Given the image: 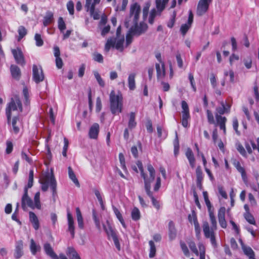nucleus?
<instances>
[{"mask_svg": "<svg viewBox=\"0 0 259 259\" xmlns=\"http://www.w3.org/2000/svg\"><path fill=\"white\" fill-rule=\"evenodd\" d=\"M202 229L204 237L209 239L211 244L215 246L217 245L215 232L217 228H213V226L209 225L207 221H204L202 224Z\"/></svg>", "mask_w": 259, "mask_h": 259, "instance_id": "7", "label": "nucleus"}, {"mask_svg": "<svg viewBox=\"0 0 259 259\" xmlns=\"http://www.w3.org/2000/svg\"><path fill=\"white\" fill-rule=\"evenodd\" d=\"M99 133V125L97 123H94L89 130V136L91 139H97Z\"/></svg>", "mask_w": 259, "mask_h": 259, "instance_id": "19", "label": "nucleus"}, {"mask_svg": "<svg viewBox=\"0 0 259 259\" xmlns=\"http://www.w3.org/2000/svg\"><path fill=\"white\" fill-rule=\"evenodd\" d=\"M41 184L42 191H47L50 186L52 191L53 196H55L57 194V182L53 174L46 175Z\"/></svg>", "mask_w": 259, "mask_h": 259, "instance_id": "6", "label": "nucleus"}, {"mask_svg": "<svg viewBox=\"0 0 259 259\" xmlns=\"http://www.w3.org/2000/svg\"><path fill=\"white\" fill-rule=\"evenodd\" d=\"M21 206L24 210H25L27 207L34 209L33 201L28 196L26 189H24V193L21 198Z\"/></svg>", "mask_w": 259, "mask_h": 259, "instance_id": "11", "label": "nucleus"}, {"mask_svg": "<svg viewBox=\"0 0 259 259\" xmlns=\"http://www.w3.org/2000/svg\"><path fill=\"white\" fill-rule=\"evenodd\" d=\"M94 74L95 77L96 78L98 84L100 87L103 88L105 87V82L103 80V78L101 77V75L99 73V72L97 71H95L94 72Z\"/></svg>", "mask_w": 259, "mask_h": 259, "instance_id": "45", "label": "nucleus"}, {"mask_svg": "<svg viewBox=\"0 0 259 259\" xmlns=\"http://www.w3.org/2000/svg\"><path fill=\"white\" fill-rule=\"evenodd\" d=\"M44 249L46 254L52 259H59V256L54 252L50 243L47 242L44 244Z\"/></svg>", "mask_w": 259, "mask_h": 259, "instance_id": "15", "label": "nucleus"}, {"mask_svg": "<svg viewBox=\"0 0 259 259\" xmlns=\"http://www.w3.org/2000/svg\"><path fill=\"white\" fill-rule=\"evenodd\" d=\"M236 147L237 151L240 153L241 155L244 157L246 156V151L243 146L240 143H236Z\"/></svg>", "mask_w": 259, "mask_h": 259, "instance_id": "55", "label": "nucleus"}, {"mask_svg": "<svg viewBox=\"0 0 259 259\" xmlns=\"http://www.w3.org/2000/svg\"><path fill=\"white\" fill-rule=\"evenodd\" d=\"M67 220L68 225V231L70 233L72 238L74 237L75 228L73 217L69 210L67 211Z\"/></svg>", "mask_w": 259, "mask_h": 259, "instance_id": "18", "label": "nucleus"}, {"mask_svg": "<svg viewBox=\"0 0 259 259\" xmlns=\"http://www.w3.org/2000/svg\"><path fill=\"white\" fill-rule=\"evenodd\" d=\"M67 8L70 15L74 14V4L72 1H69L67 4Z\"/></svg>", "mask_w": 259, "mask_h": 259, "instance_id": "64", "label": "nucleus"}, {"mask_svg": "<svg viewBox=\"0 0 259 259\" xmlns=\"http://www.w3.org/2000/svg\"><path fill=\"white\" fill-rule=\"evenodd\" d=\"M10 72L12 77L19 80L21 76V72L19 67L16 65H11L10 66Z\"/></svg>", "mask_w": 259, "mask_h": 259, "instance_id": "20", "label": "nucleus"}, {"mask_svg": "<svg viewBox=\"0 0 259 259\" xmlns=\"http://www.w3.org/2000/svg\"><path fill=\"white\" fill-rule=\"evenodd\" d=\"M206 112L208 123L210 124H214L215 126H217V125H216V121L214 120L213 115L212 112L210 110L207 109Z\"/></svg>", "mask_w": 259, "mask_h": 259, "instance_id": "38", "label": "nucleus"}, {"mask_svg": "<svg viewBox=\"0 0 259 259\" xmlns=\"http://www.w3.org/2000/svg\"><path fill=\"white\" fill-rule=\"evenodd\" d=\"M220 104L221 107L216 108V113H215L216 125H218L220 129L223 131V134L226 135L227 133L226 124L227 119L226 117L222 115L225 113L230 112L231 106L229 104H226L224 101H221Z\"/></svg>", "mask_w": 259, "mask_h": 259, "instance_id": "3", "label": "nucleus"}, {"mask_svg": "<svg viewBox=\"0 0 259 259\" xmlns=\"http://www.w3.org/2000/svg\"><path fill=\"white\" fill-rule=\"evenodd\" d=\"M23 242L22 240H20L16 242L15 249L14 251V257L17 258H20L23 255Z\"/></svg>", "mask_w": 259, "mask_h": 259, "instance_id": "16", "label": "nucleus"}, {"mask_svg": "<svg viewBox=\"0 0 259 259\" xmlns=\"http://www.w3.org/2000/svg\"><path fill=\"white\" fill-rule=\"evenodd\" d=\"M188 244L191 250L196 255H198L199 252L194 241L191 240L188 242Z\"/></svg>", "mask_w": 259, "mask_h": 259, "instance_id": "48", "label": "nucleus"}, {"mask_svg": "<svg viewBox=\"0 0 259 259\" xmlns=\"http://www.w3.org/2000/svg\"><path fill=\"white\" fill-rule=\"evenodd\" d=\"M110 109L111 113L118 114L121 113L123 109V96L121 92H118L116 94L114 90H112L109 95Z\"/></svg>", "mask_w": 259, "mask_h": 259, "instance_id": "4", "label": "nucleus"}, {"mask_svg": "<svg viewBox=\"0 0 259 259\" xmlns=\"http://www.w3.org/2000/svg\"><path fill=\"white\" fill-rule=\"evenodd\" d=\"M23 95L24 97L25 102L24 104L26 105H27L29 104V92L28 89L27 87H24L23 89Z\"/></svg>", "mask_w": 259, "mask_h": 259, "instance_id": "51", "label": "nucleus"}, {"mask_svg": "<svg viewBox=\"0 0 259 259\" xmlns=\"http://www.w3.org/2000/svg\"><path fill=\"white\" fill-rule=\"evenodd\" d=\"M12 132L15 135L20 133L21 130L23 128L22 120L18 116H14L12 120Z\"/></svg>", "mask_w": 259, "mask_h": 259, "instance_id": "12", "label": "nucleus"}, {"mask_svg": "<svg viewBox=\"0 0 259 259\" xmlns=\"http://www.w3.org/2000/svg\"><path fill=\"white\" fill-rule=\"evenodd\" d=\"M209 218L211 226H213V228H217V222L214 215V210L208 212Z\"/></svg>", "mask_w": 259, "mask_h": 259, "instance_id": "41", "label": "nucleus"}, {"mask_svg": "<svg viewBox=\"0 0 259 259\" xmlns=\"http://www.w3.org/2000/svg\"><path fill=\"white\" fill-rule=\"evenodd\" d=\"M212 0H199L198 3L196 14L198 16L204 15L208 10L209 5Z\"/></svg>", "mask_w": 259, "mask_h": 259, "instance_id": "9", "label": "nucleus"}, {"mask_svg": "<svg viewBox=\"0 0 259 259\" xmlns=\"http://www.w3.org/2000/svg\"><path fill=\"white\" fill-rule=\"evenodd\" d=\"M233 129L234 130V131H235V133L236 134L238 135V136H240V131H238V126H239V123H238V119L236 117H234L233 118Z\"/></svg>", "mask_w": 259, "mask_h": 259, "instance_id": "56", "label": "nucleus"}, {"mask_svg": "<svg viewBox=\"0 0 259 259\" xmlns=\"http://www.w3.org/2000/svg\"><path fill=\"white\" fill-rule=\"evenodd\" d=\"M180 246L185 255L188 256L190 254L189 249L186 244L183 241L181 240L180 242Z\"/></svg>", "mask_w": 259, "mask_h": 259, "instance_id": "49", "label": "nucleus"}, {"mask_svg": "<svg viewBox=\"0 0 259 259\" xmlns=\"http://www.w3.org/2000/svg\"><path fill=\"white\" fill-rule=\"evenodd\" d=\"M119 160L120 163V166L124 171H126L127 168L125 165V161L124 155L122 153L119 154Z\"/></svg>", "mask_w": 259, "mask_h": 259, "instance_id": "50", "label": "nucleus"}, {"mask_svg": "<svg viewBox=\"0 0 259 259\" xmlns=\"http://www.w3.org/2000/svg\"><path fill=\"white\" fill-rule=\"evenodd\" d=\"M149 244L150 246V252L149 254V256L150 258H153L156 255V247L154 242L152 240H150L149 241Z\"/></svg>", "mask_w": 259, "mask_h": 259, "instance_id": "35", "label": "nucleus"}, {"mask_svg": "<svg viewBox=\"0 0 259 259\" xmlns=\"http://www.w3.org/2000/svg\"><path fill=\"white\" fill-rule=\"evenodd\" d=\"M30 250L33 255H35L36 252L40 250V246L37 245L33 239L30 240Z\"/></svg>", "mask_w": 259, "mask_h": 259, "instance_id": "33", "label": "nucleus"}, {"mask_svg": "<svg viewBox=\"0 0 259 259\" xmlns=\"http://www.w3.org/2000/svg\"><path fill=\"white\" fill-rule=\"evenodd\" d=\"M76 213L78 226L79 229H83L84 228L83 220L79 207L76 208Z\"/></svg>", "mask_w": 259, "mask_h": 259, "instance_id": "26", "label": "nucleus"}, {"mask_svg": "<svg viewBox=\"0 0 259 259\" xmlns=\"http://www.w3.org/2000/svg\"><path fill=\"white\" fill-rule=\"evenodd\" d=\"M185 155L189 161L190 167L194 168L195 167L196 159L193 152L190 148H187Z\"/></svg>", "mask_w": 259, "mask_h": 259, "instance_id": "17", "label": "nucleus"}, {"mask_svg": "<svg viewBox=\"0 0 259 259\" xmlns=\"http://www.w3.org/2000/svg\"><path fill=\"white\" fill-rule=\"evenodd\" d=\"M131 217L133 220L135 221H137L139 220L141 218V213L139 209L135 207L132 209L131 212Z\"/></svg>", "mask_w": 259, "mask_h": 259, "instance_id": "34", "label": "nucleus"}, {"mask_svg": "<svg viewBox=\"0 0 259 259\" xmlns=\"http://www.w3.org/2000/svg\"><path fill=\"white\" fill-rule=\"evenodd\" d=\"M244 217L250 224L256 225V222L253 215L250 212H245Z\"/></svg>", "mask_w": 259, "mask_h": 259, "instance_id": "37", "label": "nucleus"}, {"mask_svg": "<svg viewBox=\"0 0 259 259\" xmlns=\"http://www.w3.org/2000/svg\"><path fill=\"white\" fill-rule=\"evenodd\" d=\"M66 254L70 259H81L79 254L72 247L67 248Z\"/></svg>", "mask_w": 259, "mask_h": 259, "instance_id": "24", "label": "nucleus"}, {"mask_svg": "<svg viewBox=\"0 0 259 259\" xmlns=\"http://www.w3.org/2000/svg\"><path fill=\"white\" fill-rule=\"evenodd\" d=\"M113 210L114 213L115 214L116 218L119 220V221L120 222L122 227L125 229L126 228V226L125 225L124 219H123L122 215L121 213H120V211L115 206H113Z\"/></svg>", "mask_w": 259, "mask_h": 259, "instance_id": "29", "label": "nucleus"}, {"mask_svg": "<svg viewBox=\"0 0 259 259\" xmlns=\"http://www.w3.org/2000/svg\"><path fill=\"white\" fill-rule=\"evenodd\" d=\"M196 181L203 182V174L201 166H198L196 169Z\"/></svg>", "mask_w": 259, "mask_h": 259, "instance_id": "43", "label": "nucleus"}, {"mask_svg": "<svg viewBox=\"0 0 259 259\" xmlns=\"http://www.w3.org/2000/svg\"><path fill=\"white\" fill-rule=\"evenodd\" d=\"M155 67L157 78H159L164 77L165 74L164 63H162V64H161V68H160V64L158 63L156 64Z\"/></svg>", "mask_w": 259, "mask_h": 259, "instance_id": "27", "label": "nucleus"}, {"mask_svg": "<svg viewBox=\"0 0 259 259\" xmlns=\"http://www.w3.org/2000/svg\"><path fill=\"white\" fill-rule=\"evenodd\" d=\"M177 235V230L175 228V224L172 221H170L168 223V236L170 240L174 239Z\"/></svg>", "mask_w": 259, "mask_h": 259, "instance_id": "22", "label": "nucleus"}, {"mask_svg": "<svg viewBox=\"0 0 259 259\" xmlns=\"http://www.w3.org/2000/svg\"><path fill=\"white\" fill-rule=\"evenodd\" d=\"M124 42V36L122 35L121 37H116L115 48L117 50L122 51L123 49V43Z\"/></svg>", "mask_w": 259, "mask_h": 259, "instance_id": "32", "label": "nucleus"}, {"mask_svg": "<svg viewBox=\"0 0 259 259\" xmlns=\"http://www.w3.org/2000/svg\"><path fill=\"white\" fill-rule=\"evenodd\" d=\"M174 154L177 155L179 151V143L177 133L176 132V138L174 141Z\"/></svg>", "mask_w": 259, "mask_h": 259, "instance_id": "57", "label": "nucleus"}, {"mask_svg": "<svg viewBox=\"0 0 259 259\" xmlns=\"http://www.w3.org/2000/svg\"><path fill=\"white\" fill-rule=\"evenodd\" d=\"M58 23V28L61 32H63L66 28V26L62 17H60L59 18Z\"/></svg>", "mask_w": 259, "mask_h": 259, "instance_id": "54", "label": "nucleus"}, {"mask_svg": "<svg viewBox=\"0 0 259 259\" xmlns=\"http://www.w3.org/2000/svg\"><path fill=\"white\" fill-rule=\"evenodd\" d=\"M34 208H36L38 209H41V204L40 202V193L37 192L35 194L34 197V203H33Z\"/></svg>", "mask_w": 259, "mask_h": 259, "instance_id": "36", "label": "nucleus"}, {"mask_svg": "<svg viewBox=\"0 0 259 259\" xmlns=\"http://www.w3.org/2000/svg\"><path fill=\"white\" fill-rule=\"evenodd\" d=\"M182 108L181 123L183 127L188 126V120L190 119V114L188 105L186 101L183 100L181 102Z\"/></svg>", "mask_w": 259, "mask_h": 259, "instance_id": "8", "label": "nucleus"}, {"mask_svg": "<svg viewBox=\"0 0 259 259\" xmlns=\"http://www.w3.org/2000/svg\"><path fill=\"white\" fill-rule=\"evenodd\" d=\"M34 39L37 46L41 47L44 45V41L41 38L40 34L36 33L35 34Z\"/></svg>", "mask_w": 259, "mask_h": 259, "instance_id": "58", "label": "nucleus"}, {"mask_svg": "<svg viewBox=\"0 0 259 259\" xmlns=\"http://www.w3.org/2000/svg\"><path fill=\"white\" fill-rule=\"evenodd\" d=\"M141 12V7L137 3L133 4L130 8V16H134V26L130 29L131 32L136 36H140L145 33L148 29V25L145 23H140L138 25V21Z\"/></svg>", "mask_w": 259, "mask_h": 259, "instance_id": "2", "label": "nucleus"}, {"mask_svg": "<svg viewBox=\"0 0 259 259\" xmlns=\"http://www.w3.org/2000/svg\"><path fill=\"white\" fill-rule=\"evenodd\" d=\"M233 165L235 167L237 171L241 174L243 179L246 177L245 170L244 168L241 165L240 162L239 161L234 159L233 161Z\"/></svg>", "mask_w": 259, "mask_h": 259, "instance_id": "23", "label": "nucleus"}, {"mask_svg": "<svg viewBox=\"0 0 259 259\" xmlns=\"http://www.w3.org/2000/svg\"><path fill=\"white\" fill-rule=\"evenodd\" d=\"M135 73H131L129 75L128 77V85L130 90L133 91L136 88L135 84Z\"/></svg>", "mask_w": 259, "mask_h": 259, "instance_id": "30", "label": "nucleus"}, {"mask_svg": "<svg viewBox=\"0 0 259 259\" xmlns=\"http://www.w3.org/2000/svg\"><path fill=\"white\" fill-rule=\"evenodd\" d=\"M54 15L52 12L48 11L47 12L46 15L44 17L43 20V25L46 27L50 24L53 21Z\"/></svg>", "mask_w": 259, "mask_h": 259, "instance_id": "25", "label": "nucleus"}, {"mask_svg": "<svg viewBox=\"0 0 259 259\" xmlns=\"http://www.w3.org/2000/svg\"><path fill=\"white\" fill-rule=\"evenodd\" d=\"M134 35L132 32H131L130 30L126 35V46H129L133 41V36Z\"/></svg>", "mask_w": 259, "mask_h": 259, "instance_id": "61", "label": "nucleus"}, {"mask_svg": "<svg viewBox=\"0 0 259 259\" xmlns=\"http://www.w3.org/2000/svg\"><path fill=\"white\" fill-rule=\"evenodd\" d=\"M194 228H195V231L196 232V234L197 236H198L200 234V227L199 226V224L197 221V218H196V217L194 216Z\"/></svg>", "mask_w": 259, "mask_h": 259, "instance_id": "62", "label": "nucleus"}, {"mask_svg": "<svg viewBox=\"0 0 259 259\" xmlns=\"http://www.w3.org/2000/svg\"><path fill=\"white\" fill-rule=\"evenodd\" d=\"M93 59L95 61L102 63L103 62V57L102 54L94 52L93 55Z\"/></svg>", "mask_w": 259, "mask_h": 259, "instance_id": "47", "label": "nucleus"}, {"mask_svg": "<svg viewBox=\"0 0 259 259\" xmlns=\"http://www.w3.org/2000/svg\"><path fill=\"white\" fill-rule=\"evenodd\" d=\"M90 15L93 17L94 20H98L100 19V15L98 11H95L94 4H92L90 8Z\"/></svg>", "mask_w": 259, "mask_h": 259, "instance_id": "40", "label": "nucleus"}, {"mask_svg": "<svg viewBox=\"0 0 259 259\" xmlns=\"http://www.w3.org/2000/svg\"><path fill=\"white\" fill-rule=\"evenodd\" d=\"M12 53L15 58L16 62L23 66L25 65V61L23 54V53L20 49L17 48V49H12Z\"/></svg>", "mask_w": 259, "mask_h": 259, "instance_id": "13", "label": "nucleus"}, {"mask_svg": "<svg viewBox=\"0 0 259 259\" xmlns=\"http://www.w3.org/2000/svg\"><path fill=\"white\" fill-rule=\"evenodd\" d=\"M136 114L135 112H131L130 113L129 120L128 122V127L132 130L135 128L137 125V122L135 121Z\"/></svg>", "mask_w": 259, "mask_h": 259, "instance_id": "31", "label": "nucleus"}, {"mask_svg": "<svg viewBox=\"0 0 259 259\" xmlns=\"http://www.w3.org/2000/svg\"><path fill=\"white\" fill-rule=\"evenodd\" d=\"M156 8L159 12H162L165 7L166 3L162 0H156Z\"/></svg>", "mask_w": 259, "mask_h": 259, "instance_id": "52", "label": "nucleus"}, {"mask_svg": "<svg viewBox=\"0 0 259 259\" xmlns=\"http://www.w3.org/2000/svg\"><path fill=\"white\" fill-rule=\"evenodd\" d=\"M68 175L69 178L72 181V182L75 184V185L77 187H80L79 183L78 181V179H77L76 175H75L72 168L71 167V166H69L68 167Z\"/></svg>", "mask_w": 259, "mask_h": 259, "instance_id": "28", "label": "nucleus"}, {"mask_svg": "<svg viewBox=\"0 0 259 259\" xmlns=\"http://www.w3.org/2000/svg\"><path fill=\"white\" fill-rule=\"evenodd\" d=\"M191 26L187 24L182 25L180 27V31L183 36H185Z\"/></svg>", "mask_w": 259, "mask_h": 259, "instance_id": "60", "label": "nucleus"}, {"mask_svg": "<svg viewBox=\"0 0 259 259\" xmlns=\"http://www.w3.org/2000/svg\"><path fill=\"white\" fill-rule=\"evenodd\" d=\"M93 218L95 224L98 229L100 230V223L99 218L97 215L96 211L93 210Z\"/></svg>", "mask_w": 259, "mask_h": 259, "instance_id": "59", "label": "nucleus"}, {"mask_svg": "<svg viewBox=\"0 0 259 259\" xmlns=\"http://www.w3.org/2000/svg\"><path fill=\"white\" fill-rule=\"evenodd\" d=\"M136 164L140 170L141 177L144 180V188L146 193L151 198L153 205L157 210H159L160 207L159 202L154 198L153 192L151 190V184L155 179V170L151 163H148L146 166L147 169L149 172V175H148L144 171L143 164L140 160L137 161Z\"/></svg>", "mask_w": 259, "mask_h": 259, "instance_id": "1", "label": "nucleus"}, {"mask_svg": "<svg viewBox=\"0 0 259 259\" xmlns=\"http://www.w3.org/2000/svg\"><path fill=\"white\" fill-rule=\"evenodd\" d=\"M17 108H18L20 112L22 111V105L21 103V101L20 99V98L19 96L15 95L13 98H11V101L8 104L6 109V114L7 116L8 123H9L11 121L12 116V111H15L17 110Z\"/></svg>", "mask_w": 259, "mask_h": 259, "instance_id": "5", "label": "nucleus"}, {"mask_svg": "<svg viewBox=\"0 0 259 259\" xmlns=\"http://www.w3.org/2000/svg\"><path fill=\"white\" fill-rule=\"evenodd\" d=\"M177 13L176 11H174L172 14L171 16V17L167 23V26L168 28H171L174 27V24L176 22V18Z\"/></svg>", "mask_w": 259, "mask_h": 259, "instance_id": "46", "label": "nucleus"}, {"mask_svg": "<svg viewBox=\"0 0 259 259\" xmlns=\"http://www.w3.org/2000/svg\"><path fill=\"white\" fill-rule=\"evenodd\" d=\"M32 78L34 82L38 83L42 81L45 79L42 68L40 66L39 67L36 65H33L32 66Z\"/></svg>", "mask_w": 259, "mask_h": 259, "instance_id": "10", "label": "nucleus"}, {"mask_svg": "<svg viewBox=\"0 0 259 259\" xmlns=\"http://www.w3.org/2000/svg\"><path fill=\"white\" fill-rule=\"evenodd\" d=\"M226 208L222 206L220 208L218 212V218L219 224L221 228L226 229L227 227V223L225 219Z\"/></svg>", "mask_w": 259, "mask_h": 259, "instance_id": "14", "label": "nucleus"}, {"mask_svg": "<svg viewBox=\"0 0 259 259\" xmlns=\"http://www.w3.org/2000/svg\"><path fill=\"white\" fill-rule=\"evenodd\" d=\"M115 38L108 39L105 44V50L108 52L111 47H115Z\"/></svg>", "mask_w": 259, "mask_h": 259, "instance_id": "44", "label": "nucleus"}, {"mask_svg": "<svg viewBox=\"0 0 259 259\" xmlns=\"http://www.w3.org/2000/svg\"><path fill=\"white\" fill-rule=\"evenodd\" d=\"M94 193H95V194L96 196L97 197L101 206L102 207H103V206H104L103 201V199H102V197L100 194V191L97 189H95Z\"/></svg>", "mask_w": 259, "mask_h": 259, "instance_id": "63", "label": "nucleus"}, {"mask_svg": "<svg viewBox=\"0 0 259 259\" xmlns=\"http://www.w3.org/2000/svg\"><path fill=\"white\" fill-rule=\"evenodd\" d=\"M29 221L32 224L35 230H37L39 227V223L36 215L32 211L29 212Z\"/></svg>", "mask_w": 259, "mask_h": 259, "instance_id": "21", "label": "nucleus"}, {"mask_svg": "<svg viewBox=\"0 0 259 259\" xmlns=\"http://www.w3.org/2000/svg\"><path fill=\"white\" fill-rule=\"evenodd\" d=\"M104 228L109 238L110 237L112 238L117 236L116 232L110 226H109L108 228H106V226L104 225Z\"/></svg>", "mask_w": 259, "mask_h": 259, "instance_id": "39", "label": "nucleus"}, {"mask_svg": "<svg viewBox=\"0 0 259 259\" xmlns=\"http://www.w3.org/2000/svg\"><path fill=\"white\" fill-rule=\"evenodd\" d=\"M19 33L18 40L19 41L23 38L27 34V30L23 26H20L18 29Z\"/></svg>", "mask_w": 259, "mask_h": 259, "instance_id": "42", "label": "nucleus"}, {"mask_svg": "<svg viewBox=\"0 0 259 259\" xmlns=\"http://www.w3.org/2000/svg\"><path fill=\"white\" fill-rule=\"evenodd\" d=\"M13 150V143L10 140H7L6 141V153L7 154H10L12 152Z\"/></svg>", "mask_w": 259, "mask_h": 259, "instance_id": "53", "label": "nucleus"}]
</instances>
